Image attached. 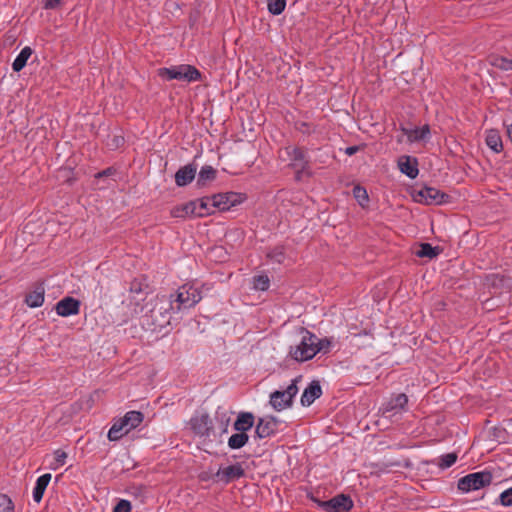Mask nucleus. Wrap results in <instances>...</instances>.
Listing matches in <instances>:
<instances>
[{
    "label": "nucleus",
    "mask_w": 512,
    "mask_h": 512,
    "mask_svg": "<svg viewBox=\"0 0 512 512\" xmlns=\"http://www.w3.org/2000/svg\"><path fill=\"white\" fill-rule=\"evenodd\" d=\"M132 505L130 501L121 499L114 507L113 512H131Z\"/></svg>",
    "instance_id": "44"
},
{
    "label": "nucleus",
    "mask_w": 512,
    "mask_h": 512,
    "mask_svg": "<svg viewBox=\"0 0 512 512\" xmlns=\"http://www.w3.org/2000/svg\"><path fill=\"white\" fill-rule=\"evenodd\" d=\"M0 512H14V504L5 494H0Z\"/></svg>",
    "instance_id": "42"
},
{
    "label": "nucleus",
    "mask_w": 512,
    "mask_h": 512,
    "mask_svg": "<svg viewBox=\"0 0 512 512\" xmlns=\"http://www.w3.org/2000/svg\"><path fill=\"white\" fill-rule=\"evenodd\" d=\"M51 474L45 473L37 478L35 486L33 488L32 497L36 503H39L44 495V492L51 481Z\"/></svg>",
    "instance_id": "24"
},
{
    "label": "nucleus",
    "mask_w": 512,
    "mask_h": 512,
    "mask_svg": "<svg viewBox=\"0 0 512 512\" xmlns=\"http://www.w3.org/2000/svg\"><path fill=\"white\" fill-rule=\"evenodd\" d=\"M173 297L174 295L171 294L169 297L162 296L158 298L156 304L150 311L153 323L159 328H164L169 325L172 319V313L177 312Z\"/></svg>",
    "instance_id": "5"
},
{
    "label": "nucleus",
    "mask_w": 512,
    "mask_h": 512,
    "mask_svg": "<svg viewBox=\"0 0 512 512\" xmlns=\"http://www.w3.org/2000/svg\"><path fill=\"white\" fill-rule=\"evenodd\" d=\"M353 196L362 207H364L369 201L367 190L360 185H356L353 188Z\"/></svg>",
    "instance_id": "36"
},
{
    "label": "nucleus",
    "mask_w": 512,
    "mask_h": 512,
    "mask_svg": "<svg viewBox=\"0 0 512 512\" xmlns=\"http://www.w3.org/2000/svg\"><path fill=\"white\" fill-rule=\"evenodd\" d=\"M294 126L297 131L306 135H310L316 130V127L312 123L305 121H296Z\"/></svg>",
    "instance_id": "41"
},
{
    "label": "nucleus",
    "mask_w": 512,
    "mask_h": 512,
    "mask_svg": "<svg viewBox=\"0 0 512 512\" xmlns=\"http://www.w3.org/2000/svg\"><path fill=\"white\" fill-rule=\"evenodd\" d=\"M148 290L149 285L146 277L143 275L134 278L130 282L129 293L136 302L144 300L149 293Z\"/></svg>",
    "instance_id": "17"
},
{
    "label": "nucleus",
    "mask_w": 512,
    "mask_h": 512,
    "mask_svg": "<svg viewBox=\"0 0 512 512\" xmlns=\"http://www.w3.org/2000/svg\"><path fill=\"white\" fill-rule=\"evenodd\" d=\"M359 150H360L359 146H356V145L349 146L345 149V154L348 156H352V155L356 154Z\"/></svg>",
    "instance_id": "47"
},
{
    "label": "nucleus",
    "mask_w": 512,
    "mask_h": 512,
    "mask_svg": "<svg viewBox=\"0 0 512 512\" xmlns=\"http://www.w3.org/2000/svg\"><path fill=\"white\" fill-rule=\"evenodd\" d=\"M322 395V388L318 381H312L304 390L301 396V405L310 406L316 399Z\"/></svg>",
    "instance_id": "19"
},
{
    "label": "nucleus",
    "mask_w": 512,
    "mask_h": 512,
    "mask_svg": "<svg viewBox=\"0 0 512 512\" xmlns=\"http://www.w3.org/2000/svg\"><path fill=\"white\" fill-rule=\"evenodd\" d=\"M113 172H114V169H113V168H111V167H109V168H107V169H105V170H102V171L98 172V173L95 175V177H96V178H102V177L110 176V175H112V174H113Z\"/></svg>",
    "instance_id": "46"
},
{
    "label": "nucleus",
    "mask_w": 512,
    "mask_h": 512,
    "mask_svg": "<svg viewBox=\"0 0 512 512\" xmlns=\"http://www.w3.org/2000/svg\"><path fill=\"white\" fill-rule=\"evenodd\" d=\"M217 171L210 165L202 166L197 177V185L203 187L216 178Z\"/></svg>",
    "instance_id": "29"
},
{
    "label": "nucleus",
    "mask_w": 512,
    "mask_h": 512,
    "mask_svg": "<svg viewBox=\"0 0 512 512\" xmlns=\"http://www.w3.org/2000/svg\"><path fill=\"white\" fill-rule=\"evenodd\" d=\"M196 202L189 201L187 203L173 207L170 214L174 218L195 217Z\"/></svg>",
    "instance_id": "25"
},
{
    "label": "nucleus",
    "mask_w": 512,
    "mask_h": 512,
    "mask_svg": "<svg viewBox=\"0 0 512 512\" xmlns=\"http://www.w3.org/2000/svg\"><path fill=\"white\" fill-rule=\"evenodd\" d=\"M33 51L31 47L25 46L20 53L17 55L12 63V69L14 72H20L27 64L28 59L32 55Z\"/></svg>",
    "instance_id": "28"
},
{
    "label": "nucleus",
    "mask_w": 512,
    "mask_h": 512,
    "mask_svg": "<svg viewBox=\"0 0 512 512\" xmlns=\"http://www.w3.org/2000/svg\"><path fill=\"white\" fill-rule=\"evenodd\" d=\"M241 195L235 192H226L213 195V203L211 206L216 207L220 211H227L231 207L241 203Z\"/></svg>",
    "instance_id": "15"
},
{
    "label": "nucleus",
    "mask_w": 512,
    "mask_h": 512,
    "mask_svg": "<svg viewBox=\"0 0 512 512\" xmlns=\"http://www.w3.org/2000/svg\"><path fill=\"white\" fill-rule=\"evenodd\" d=\"M158 75L167 81L179 80L188 83L196 82L201 79V72L195 66L189 64L160 68Z\"/></svg>",
    "instance_id": "3"
},
{
    "label": "nucleus",
    "mask_w": 512,
    "mask_h": 512,
    "mask_svg": "<svg viewBox=\"0 0 512 512\" xmlns=\"http://www.w3.org/2000/svg\"><path fill=\"white\" fill-rule=\"evenodd\" d=\"M440 253L439 247H434L430 243H421L419 250L415 254L420 258H435Z\"/></svg>",
    "instance_id": "32"
},
{
    "label": "nucleus",
    "mask_w": 512,
    "mask_h": 512,
    "mask_svg": "<svg viewBox=\"0 0 512 512\" xmlns=\"http://www.w3.org/2000/svg\"><path fill=\"white\" fill-rule=\"evenodd\" d=\"M66 459L67 453L61 449H57L54 451V461L49 465L50 469L57 470L58 468L62 467L65 464Z\"/></svg>",
    "instance_id": "38"
},
{
    "label": "nucleus",
    "mask_w": 512,
    "mask_h": 512,
    "mask_svg": "<svg viewBox=\"0 0 512 512\" xmlns=\"http://www.w3.org/2000/svg\"><path fill=\"white\" fill-rule=\"evenodd\" d=\"M200 479H201L202 481H207V480H209V479H210V477H209L208 475H206L205 473H202V474L200 475Z\"/></svg>",
    "instance_id": "50"
},
{
    "label": "nucleus",
    "mask_w": 512,
    "mask_h": 512,
    "mask_svg": "<svg viewBox=\"0 0 512 512\" xmlns=\"http://www.w3.org/2000/svg\"><path fill=\"white\" fill-rule=\"evenodd\" d=\"M191 430L200 437H210L213 433V425L207 413L195 414L190 418Z\"/></svg>",
    "instance_id": "12"
},
{
    "label": "nucleus",
    "mask_w": 512,
    "mask_h": 512,
    "mask_svg": "<svg viewBox=\"0 0 512 512\" xmlns=\"http://www.w3.org/2000/svg\"><path fill=\"white\" fill-rule=\"evenodd\" d=\"M249 441V436L244 432H237L232 434L228 439V447L230 449H240L244 447Z\"/></svg>",
    "instance_id": "30"
},
{
    "label": "nucleus",
    "mask_w": 512,
    "mask_h": 512,
    "mask_svg": "<svg viewBox=\"0 0 512 512\" xmlns=\"http://www.w3.org/2000/svg\"><path fill=\"white\" fill-rule=\"evenodd\" d=\"M268 11L272 15H280L286 7V0H266Z\"/></svg>",
    "instance_id": "35"
},
{
    "label": "nucleus",
    "mask_w": 512,
    "mask_h": 512,
    "mask_svg": "<svg viewBox=\"0 0 512 512\" xmlns=\"http://www.w3.org/2000/svg\"><path fill=\"white\" fill-rule=\"evenodd\" d=\"M310 499L319 509L325 512H349L354 506L353 500L346 494H338L326 501L313 495L310 496Z\"/></svg>",
    "instance_id": "7"
},
{
    "label": "nucleus",
    "mask_w": 512,
    "mask_h": 512,
    "mask_svg": "<svg viewBox=\"0 0 512 512\" xmlns=\"http://www.w3.org/2000/svg\"><path fill=\"white\" fill-rule=\"evenodd\" d=\"M80 301L67 296L57 302L55 306L56 313L61 317H68L72 315H77L80 311Z\"/></svg>",
    "instance_id": "16"
},
{
    "label": "nucleus",
    "mask_w": 512,
    "mask_h": 512,
    "mask_svg": "<svg viewBox=\"0 0 512 512\" xmlns=\"http://www.w3.org/2000/svg\"><path fill=\"white\" fill-rule=\"evenodd\" d=\"M485 142L486 145L495 153H500L503 150L502 138L499 131L496 129L486 131Z\"/></svg>",
    "instance_id": "27"
},
{
    "label": "nucleus",
    "mask_w": 512,
    "mask_h": 512,
    "mask_svg": "<svg viewBox=\"0 0 512 512\" xmlns=\"http://www.w3.org/2000/svg\"><path fill=\"white\" fill-rule=\"evenodd\" d=\"M493 480L492 473L489 471H479L467 474L458 480L457 487L460 491L468 493L479 490L491 484Z\"/></svg>",
    "instance_id": "6"
},
{
    "label": "nucleus",
    "mask_w": 512,
    "mask_h": 512,
    "mask_svg": "<svg viewBox=\"0 0 512 512\" xmlns=\"http://www.w3.org/2000/svg\"><path fill=\"white\" fill-rule=\"evenodd\" d=\"M315 341L316 335L309 330L302 328L300 342L290 347L289 355L297 362L311 360L317 354Z\"/></svg>",
    "instance_id": "2"
},
{
    "label": "nucleus",
    "mask_w": 512,
    "mask_h": 512,
    "mask_svg": "<svg viewBox=\"0 0 512 512\" xmlns=\"http://www.w3.org/2000/svg\"><path fill=\"white\" fill-rule=\"evenodd\" d=\"M173 297L177 312L190 309L202 299L200 288L194 283H185L180 286Z\"/></svg>",
    "instance_id": "4"
},
{
    "label": "nucleus",
    "mask_w": 512,
    "mask_h": 512,
    "mask_svg": "<svg viewBox=\"0 0 512 512\" xmlns=\"http://www.w3.org/2000/svg\"><path fill=\"white\" fill-rule=\"evenodd\" d=\"M448 198L449 195L434 187H424L416 195L417 202L427 205H440L446 203Z\"/></svg>",
    "instance_id": "13"
},
{
    "label": "nucleus",
    "mask_w": 512,
    "mask_h": 512,
    "mask_svg": "<svg viewBox=\"0 0 512 512\" xmlns=\"http://www.w3.org/2000/svg\"><path fill=\"white\" fill-rule=\"evenodd\" d=\"M193 202H196L195 217H205L211 215L214 213V209H217L216 207L211 206L213 203V196L203 197L197 200H193Z\"/></svg>",
    "instance_id": "26"
},
{
    "label": "nucleus",
    "mask_w": 512,
    "mask_h": 512,
    "mask_svg": "<svg viewBox=\"0 0 512 512\" xmlns=\"http://www.w3.org/2000/svg\"><path fill=\"white\" fill-rule=\"evenodd\" d=\"M506 133L510 139V141L512 142V123L511 124H506Z\"/></svg>",
    "instance_id": "49"
},
{
    "label": "nucleus",
    "mask_w": 512,
    "mask_h": 512,
    "mask_svg": "<svg viewBox=\"0 0 512 512\" xmlns=\"http://www.w3.org/2000/svg\"><path fill=\"white\" fill-rule=\"evenodd\" d=\"M255 422V417L251 412H240L237 416L236 421L233 424V428L237 432L246 433L249 431Z\"/></svg>",
    "instance_id": "22"
},
{
    "label": "nucleus",
    "mask_w": 512,
    "mask_h": 512,
    "mask_svg": "<svg viewBox=\"0 0 512 512\" xmlns=\"http://www.w3.org/2000/svg\"><path fill=\"white\" fill-rule=\"evenodd\" d=\"M285 151L291 161L290 166L298 172H305L309 168V156L304 148L289 146Z\"/></svg>",
    "instance_id": "14"
},
{
    "label": "nucleus",
    "mask_w": 512,
    "mask_h": 512,
    "mask_svg": "<svg viewBox=\"0 0 512 512\" xmlns=\"http://www.w3.org/2000/svg\"><path fill=\"white\" fill-rule=\"evenodd\" d=\"M112 144H109L110 146H113L115 148L119 147L121 144H123L124 142V139L123 137H120V136H114L113 139H112Z\"/></svg>",
    "instance_id": "48"
},
{
    "label": "nucleus",
    "mask_w": 512,
    "mask_h": 512,
    "mask_svg": "<svg viewBox=\"0 0 512 512\" xmlns=\"http://www.w3.org/2000/svg\"><path fill=\"white\" fill-rule=\"evenodd\" d=\"M408 396L405 393L393 394L379 408V413L384 417H391L408 410Z\"/></svg>",
    "instance_id": "9"
},
{
    "label": "nucleus",
    "mask_w": 512,
    "mask_h": 512,
    "mask_svg": "<svg viewBox=\"0 0 512 512\" xmlns=\"http://www.w3.org/2000/svg\"><path fill=\"white\" fill-rule=\"evenodd\" d=\"M499 503L504 507H511L512 506V487L504 490L499 495Z\"/></svg>",
    "instance_id": "43"
},
{
    "label": "nucleus",
    "mask_w": 512,
    "mask_h": 512,
    "mask_svg": "<svg viewBox=\"0 0 512 512\" xmlns=\"http://www.w3.org/2000/svg\"><path fill=\"white\" fill-rule=\"evenodd\" d=\"M331 346H332V341L330 338L325 337V338L320 339L316 335L315 349L317 350V353L327 354L330 352Z\"/></svg>",
    "instance_id": "39"
},
{
    "label": "nucleus",
    "mask_w": 512,
    "mask_h": 512,
    "mask_svg": "<svg viewBox=\"0 0 512 512\" xmlns=\"http://www.w3.org/2000/svg\"><path fill=\"white\" fill-rule=\"evenodd\" d=\"M215 420L218 423L220 435L228 432V426L230 423V417L224 409L218 408L215 413Z\"/></svg>",
    "instance_id": "31"
},
{
    "label": "nucleus",
    "mask_w": 512,
    "mask_h": 512,
    "mask_svg": "<svg viewBox=\"0 0 512 512\" xmlns=\"http://www.w3.org/2000/svg\"><path fill=\"white\" fill-rule=\"evenodd\" d=\"M253 289L258 291H266L269 289L270 280L267 275H257L252 280Z\"/></svg>",
    "instance_id": "37"
},
{
    "label": "nucleus",
    "mask_w": 512,
    "mask_h": 512,
    "mask_svg": "<svg viewBox=\"0 0 512 512\" xmlns=\"http://www.w3.org/2000/svg\"><path fill=\"white\" fill-rule=\"evenodd\" d=\"M267 257L275 263L281 264L285 260V249L283 246L279 245L272 248L268 253Z\"/></svg>",
    "instance_id": "34"
},
{
    "label": "nucleus",
    "mask_w": 512,
    "mask_h": 512,
    "mask_svg": "<svg viewBox=\"0 0 512 512\" xmlns=\"http://www.w3.org/2000/svg\"><path fill=\"white\" fill-rule=\"evenodd\" d=\"M197 171V165L194 163L187 164L183 167H181L176 173H175V183L178 187H184L188 184H190L195 176Z\"/></svg>",
    "instance_id": "18"
},
{
    "label": "nucleus",
    "mask_w": 512,
    "mask_h": 512,
    "mask_svg": "<svg viewBox=\"0 0 512 512\" xmlns=\"http://www.w3.org/2000/svg\"><path fill=\"white\" fill-rule=\"evenodd\" d=\"M144 420V414L140 411L131 410L119 419H116L108 431L109 441H118L127 435L131 430L139 427Z\"/></svg>",
    "instance_id": "1"
},
{
    "label": "nucleus",
    "mask_w": 512,
    "mask_h": 512,
    "mask_svg": "<svg viewBox=\"0 0 512 512\" xmlns=\"http://www.w3.org/2000/svg\"><path fill=\"white\" fill-rule=\"evenodd\" d=\"M281 421L275 416H264L258 419L255 427V437L264 439L274 436L278 432Z\"/></svg>",
    "instance_id": "10"
},
{
    "label": "nucleus",
    "mask_w": 512,
    "mask_h": 512,
    "mask_svg": "<svg viewBox=\"0 0 512 512\" xmlns=\"http://www.w3.org/2000/svg\"><path fill=\"white\" fill-rule=\"evenodd\" d=\"M297 382L298 378H295L285 390H277L271 393L270 404L275 410L281 411L292 405L293 398L298 392Z\"/></svg>",
    "instance_id": "8"
},
{
    "label": "nucleus",
    "mask_w": 512,
    "mask_h": 512,
    "mask_svg": "<svg viewBox=\"0 0 512 512\" xmlns=\"http://www.w3.org/2000/svg\"><path fill=\"white\" fill-rule=\"evenodd\" d=\"M61 0H44V9H54L60 4Z\"/></svg>",
    "instance_id": "45"
},
{
    "label": "nucleus",
    "mask_w": 512,
    "mask_h": 512,
    "mask_svg": "<svg viewBox=\"0 0 512 512\" xmlns=\"http://www.w3.org/2000/svg\"><path fill=\"white\" fill-rule=\"evenodd\" d=\"M398 165L400 171L409 178L414 179L417 177L419 170L416 158L405 156L399 160Z\"/></svg>",
    "instance_id": "23"
},
{
    "label": "nucleus",
    "mask_w": 512,
    "mask_h": 512,
    "mask_svg": "<svg viewBox=\"0 0 512 512\" xmlns=\"http://www.w3.org/2000/svg\"><path fill=\"white\" fill-rule=\"evenodd\" d=\"M245 475V470L241 463H235L227 467H220L218 471L213 475L212 479L223 484H229L235 480H238Z\"/></svg>",
    "instance_id": "11"
},
{
    "label": "nucleus",
    "mask_w": 512,
    "mask_h": 512,
    "mask_svg": "<svg viewBox=\"0 0 512 512\" xmlns=\"http://www.w3.org/2000/svg\"><path fill=\"white\" fill-rule=\"evenodd\" d=\"M457 455L455 453H448L440 456L438 465L441 469H447L455 464Z\"/></svg>",
    "instance_id": "40"
},
{
    "label": "nucleus",
    "mask_w": 512,
    "mask_h": 512,
    "mask_svg": "<svg viewBox=\"0 0 512 512\" xmlns=\"http://www.w3.org/2000/svg\"><path fill=\"white\" fill-rule=\"evenodd\" d=\"M401 131L407 136L408 141L411 143L423 141L430 137V127L428 124H425L420 128L416 127L413 129H408L402 126Z\"/></svg>",
    "instance_id": "20"
},
{
    "label": "nucleus",
    "mask_w": 512,
    "mask_h": 512,
    "mask_svg": "<svg viewBox=\"0 0 512 512\" xmlns=\"http://www.w3.org/2000/svg\"><path fill=\"white\" fill-rule=\"evenodd\" d=\"M45 298V288L43 284H39L35 289L29 292L25 297V304L30 308H38L43 305Z\"/></svg>",
    "instance_id": "21"
},
{
    "label": "nucleus",
    "mask_w": 512,
    "mask_h": 512,
    "mask_svg": "<svg viewBox=\"0 0 512 512\" xmlns=\"http://www.w3.org/2000/svg\"><path fill=\"white\" fill-rule=\"evenodd\" d=\"M489 61L492 66L498 69L504 71L512 70V59L503 56L493 55L490 57Z\"/></svg>",
    "instance_id": "33"
}]
</instances>
